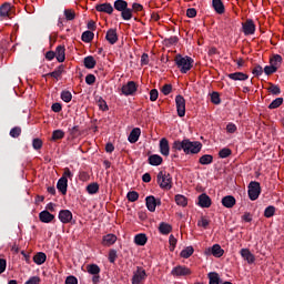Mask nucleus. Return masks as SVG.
Returning a JSON list of instances; mask_svg holds the SVG:
<instances>
[{"instance_id":"f257e3e1","label":"nucleus","mask_w":284,"mask_h":284,"mask_svg":"<svg viewBox=\"0 0 284 284\" xmlns=\"http://www.w3.org/2000/svg\"><path fill=\"white\" fill-rule=\"evenodd\" d=\"M203 149V144L199 141H190V139L175 140L172 144L173 152H181L183 150L184 154H199Z\"/></svg>"},{"instance_id":"f03ea898","label":"nucleus","mask_w":284,"mask_h":284,"mask_svg":"<svg viewBox=\"0 0 284 284\" xmlns=\"http://www.w3.org/2000/svg\"><path fill=\"white\" fill-rule=\"evenodd\" d=\"M174 63L180 70L181 74H187L190 70L194 68V59H192L190 55H183L181 53L175 55Z\"/></svg>"},{"instance_id":"7ed1b4c3","label":"nucleus","mask_w":284,"mask_h":284,"mask_svg":"<svg viewBox=\"0 0 284 284\" xmlns=\"http://www.w3.org/2000/svg\"><path fill=\"white\" fill-rule=\"evenodd\" d=\"M113 8L118 10V12H121L123 21H130L132 19V9L128 8V1L115 0L113 3Z\"/></svg>"},{"instance_id":"20e7f679","label":"nucleus","mask_w":284,"mask_h":284,"mask_svg":"<svg viewBox=\"0 0 284 284\" xmlns=\"http://www.w3.org/2000/svg\"><path fill=\"white\" fill-rule=\"evenodd\" d=\"M156 181L161 190H172V175L165 171H160Z\"/></svg>"},{"instance_id":"39448f33","label":"nucleus","mask_w":284,"mask_h":284,"mask_svg":"<svg viewBox=\"0 0 284 284\" xmlns=\"http://www.w3.org/2000/svg\"><path fill=\"white\" fill-rule=\"evenodd\" d=\"M261 196V183L252 181L248 184V199L251 201H256Z\"/></svg>"},{"instance_id":"423d86ee","label":"nucleus","mask_w":284,"mask_h":284,"mask_svg":"<svg viewBox=\"0 0 284 284\" xmlns=\"http://www.w3.org/2000/svg\"><path fill=\"white\" fill-rule=\"evenodd\" d=\"M136 90H139V84H136L134 81H129L121 88V92L124 97H134Z\"/></svg>"},{"instance_id":"0eeeda50","label":"nucleus","mask_w":284,"mask_h":284,"mask_svg":"<svg viewBox=\"0 0 284 284\" xmlns=\"http://www.w3.org/2000/svg\"><path fill=\"white\" fill-rule=\"evenodd\" d=\"M175 105L178 110V116H185V98H183V95L175 97Z\"/></svg>"},{"instance_id":"6e6552de","label":"nucleus","mask_w":284,"mask_h":284,"mask_svg":"<svg viewBox=\"0 0 284 284\" xmlns=\"http://www.w3.org/2000/svg\"><path fill=\"white\" fill-rule=\"evenodd\" d=\"M148 274L143 270V267L138 266L136 272H134L133 277L131 280L132 284H141V281H145Z\"/></svg>"},{"instance_id":"1a4fd4ad","label":"nucleus","mask_w":284,"mask_h":284,"mask_svg":"<svg viewBox=\"0 0 284 284\" xmlns=\"http://www.w3.org/2000/svg\"><path fill=\"white\" fill-rule=\"evenodd\" d=\"M172 276H190L192 271L187 266L178 265L171 271Z\"/></svg>"},{"instance_id":"9d476101","label":"nucleus","mask_w":284,"mask_h":284,"mask_svg":"<svg viewBox=\"0 0 284 284\" xmlns=\"http://www.w3.org/2000/svg\"><path fill=\"white\" fill-rule=\"evenodd\" d=\"M243 32L245 37H250V34H254L256 32V24H254V20L247 19L243 24Z\"/></svg>"},{"instance_id":"9b49d317","label":"nucleus","mask_w":284,"mask_h":284,"mask_svg":"<svg viewBox=\"0 0 284 284\" xmlns=\"http://www.w3.org/2000/svg\"><path fill=\"white\" fill-rule=\"evenodd\" d=\"M205 254H212L215 258H221L225 251L221 248L220 244H214L212 247L206 248Z\"/></svg>"},{"instance_id":"f8f14e48","label":"nucleus","mask_w":284,"mask_h":284,"mask_svg":"<svg viewBox=\"0 0 284 284\" xmlns=\"http://www.w3.org/2000/svg\"><path fill=\"white\" fill-rule=\"evenodd\" d=\"M59 221L63 224L72 223V211L61 210L58 215Z\"/></svg>"},{"instance_id":"ddd939ff","label":"nucleus","mask_w":284,"mask_h":284,"mask_svg":"<svg viewBox=\"0 0 284 284\" xmlns=\"http://www.w3.org/2000/svg\"><path fill=\"white\" fill-rule=\"evenodd\" d=\"M240 254L242 258H244L248 263V265H252L256 261V257L254 256V254H252V252L248 248H242L240 251Z\"/></svg>"},{"instance_id":"4468645a","label":"nucleus","mask_w":284,"mask_h":284,"mask_svg":"<svg viewBox=\"0 0 284 284\" xmlns=\"http://www.w3.org/2000/svg\"><path fill=\"white\" fill-rule=\"evenodd\" d=\"M105 39L108 43L114 45L116 41H119V34L116 33V29H109L106 31Z\"/></svg>"},{"instance_id":"2eb2a0df","label":"nucleus","mask_w":284,"mask_h":284,"mask_svg":"<svg viewBox=\"0 0 284 284\" xmlns=\"http://www.w3.org/2000/svg\"><path fill=\"white\" fill-rule=\"evenodd\" d=\"M57 190L65 196L68 194V179L60 178L57 183Z\"/></svg>"},{"instance_id":"dca6fc26","label":"nucleus","mask_w":284,"mask_h":284,"mask_svg":"<svg viewBox=\"0 0 284 284\" xmlns=\"http://www.w3.org/2000/svg\"><path fill=\"white\" fill-rule=\"evenodd\" d=\"M160 152L163 156H170V142L165 138L160 140Z\"/></svg>"},{"instance_id":"f3484780","label":"nucleus","mask_w":284,"mask_h":284,"mask_svg":"<svg viewBox=\"0 0 284 284\" xmlns=\"http://www.w3.org/2000/svg\"><path fill=\"white\" fill-rule=\"evenodd\" d=\"M95 10L98 12H105L106 14H112L114 12V7H112L111 3L105 2V3H102V4H98L95 7Z\"/></svg>"},{"instance_id":"a211bd4d","label":"nucleus","mask_w":284,"mask_h":284,"mask_svg":"<svg viewBox=\"0 0 284 284\" xmlns=\"http://www.w3.org/2000/svg\"><path fill=\"white\" fill-rule=\"evenodd\" d=\"M54 214L50 213L48 210H44L39 213V220L41 223H52Z\"/></svg>"},{"instance_id":"6ab92c4d","label":"nucleus","mask_w":284,"mask_h":284,"mask_svg":"<svg viewBox=\"0 0 284 284\" xmlns=\"http://www.w3.org/2000/svg\"><path fill=\"white\" fill-rule=\"evenodd\" d=\"M197 205H200V207H210L212 205V199H210L207 194L202 193L199 195Z\"/></svg>"},{"instance_id":"aec40b11","label":"nucleus","mask_w":284,"mask_h":284,"mask_svg":"<svg viewBox=\"0 0 284 284\" xmlns=\"http://www.w3.org/2000/svg\"><path fill=\"white\" fill-rule=\"evenodd\" d=\"M116 243V235L110 233L102 237V245L105 247H110L111 245H114Z\"/></svg>"},{"instance_id":"412c9836","label":"nucleus","mask_w":284,"mask_h":284,"mask_svg":"<svg viewBox=\"0 0 284 284\" xmlns=\"http://www.w3.org/2000/svg\"><path fill=\"white\" fill-rule=\"evenodd\" d=\"M222 205L229 210L236 205V197L233 195H226L222 199Z\"/></svg>"},{"instance_id":"4be33fe9","label":"nucleus","mask_w":284,"mask_h":284,"mask_svg":"<svg viewBox=\"0 0 284 284\" xmlns=\"http://www.w3.org/2000/svg\"><path fill=\"white\" fill-rule=\"evenodd\" d=\"M55 59L59 63L65 61V45H58L55 49Z\"/></svg>"},{"instance_id":"5701e85b","label":"nucleus","mask_w":284,"mask_h":284,"mask_svg":"<svg viewBox=\"0 0 284 284\" xmlns=\"http://www.w3.org/2000/svg\"><path fill=\"white\" fill-rule=\"evenodd\" d=\"M145 203L149 212H156V197L154 195L146 196Z\"/></svg>"},{"instance_id":"b1692460","label":"nucleus","mask_w":284,"mask_h":284,"mask_svg":"<svg viewBox=\"0 0 284 284\" xmlns=\"http://www.w3.org/2000/svg\"><path fill=\"white\" fill-rule=\"evenodd\" d=\"M227 77L232 81H247V79H250V75H247L243 72L230 73Z\"/></svg>"},{"instance_id":"393cba45","label":"nucleus","mask_w":284,"mask_h":284,"mask_svg":"<svg viewBox=\"0 0 284 284\" xmlns=\"http://www.w3.org/2000/svg\"><path fill=\"white\" fill-rule=\"evenodd\" d=\"M139 136H141V129L140 128H134L128 138V141L130 143H136V141H139Z\"/></svg>"},{"instance_id":"a878e982","label":"nucleus","mask_w":284,"mask_h":284,"mask_svg":"<svg viewBox=\"0 0 284 284\" xmlns=\"http://www.w3.org/2000/svg\"><path fill=\"white\" fill-rule=\"evenodd\" d=\"M149 165L159 166L163 163V158L159 154H152L148 159Z\"/></svg>"},{"instance_id":"bb28decb","label":"nucleus","mask_w":284,"mask_h":284,"mask_svg":"<svg viewBox=\"0 0 284 284\" xmlns=\"http://www.w3.org/2000/svg\"><path fill=\"white\" fill-rule=\"evenodd\" d=\"M213 9L217 14H223L225 12V6L221 0H212Z\"/></svg>"},{"instance_id":"cd10ccee","label":"nucleus","mask_w":284,"mask_h":284,"mask_svg":"<svg viewBox=\"0 0 284 284\" xmlns=\"http://www.w3.org/2000/svg\"><path fill=\"white\" fill-rule=\"evenodd\" d=\"M83 63H84V68H87V70H93V68L97 67V60H94V57H92V55L85 57L83 60Z\"/></svg>"},{"instance_id":"c85d7f7f","label":"nucleus","mask_w":284,"mask_h":284,"mask_svg":"<svg viewBox=\"0 0 284 284\" xmlns=\"http://www.w3.org/2000/svg\"><path fill=\"white\" fill-rule=\"evenodd\" d=\"M47 258H48V255H45V253L39 252L33 256V263H36V265H43Z\"/></svg>"},{"instance_id":"c756f323","label":"nucleus","mask_w":284,"mask_h":284,"mask_svg":"<svg viewBox=\"0 0 284 284\" xmlns=\"http://www.w3.org/2000/svg\"><path fill=\"white\" fill-rule=\"evenodd\" d=\"M200 165H212L214 163V156L211 154H204L199 159Z\"/></svg>"},{"instance_id":"7c9ffc66","label":"nucleus","mask_w":284,"mask_h":284,"mask_svg":"<svg viewBox=\"0 0 284 284\" xmlns=\"http://www.w3.org/2000/svg\"><path fill=\"white\" fill-rule=\"evenodd\" d=\"M281 63H283V57H281V54H273V57L270 59V64L277 70Z\"/></svg>"},{"instance_id":"2f4dec72","label":"nucleus","mask_w":284,"mask_h":284,"mask_svg":"<svg viewBox=\"0 0 284 284\" xmlns=\"http://www.w3.org/2000/svg\"><path fill=\"white\" fill-rule=\"evenodd\" d=\"M10 10H12L10 2H4L0 7V17H10Z\"/></svg>"},{"instance_id":"473e14b6","label":"nucleus","mask_w":284,"mask_h":284,"mask_svg":"<svg viewBox=\"0 0 284 284\" xmlns=\"http://www.w3.org/2000/svg\"><path fill=\"white\" fill-rule=\"evenodd\" d=\"M65 67L60 64L53 72L47 74V77H52L53 79H60L61 74H63Z\"/></svg>"},{"instance_id":"72a5a7b5","label":"nucleus","mask_w":284,"mask_h":284,"mask_svg":"<svg viewBox=\"0 0 284 284\" xmlns=\"http://www.w3.org/2000/svg\"><path fill=\"white\" fill-rule=\"evenodd\" d=\"M159 232L165 236L172 232V226L165 222H161L159 225Z\"/></svg>"},{"instance_id":"f704fd0d","label":"nucleus","mask_w":284,"mask_h":284,"mask_svg":"<svg viewBox=\"0 0 284 284\" xmlns=\"http://www.w3.org/2000/svg\"><path fill=\"white\" fill-rule=\"evenodd\" d=\"M134 243H135V245H140V246L145 245V243H148V235H145L143 233L135 235Z\"/></svg>"},{"instance_id":"c9c22d12","label":"nucleus","mask_w":284,"mask_h":284,"mask_svg":"<svg viewBox=\"0 0 284 284\" xmlns=\"http://www.w3.org/2000/svg\"><path fill=\"white\" fill-rule=\"evenodd\" d=\"M81 39L84 43H92V41L94 40V32L90 30L84 31L81 36Z\"/></svg>"},{"instance_id":"e433bc0d","label":"nucleus","mask_w":284,"mask_h":284,"mask_svg":"<svg viewBox=\"0 0 284 284\" xmlns=\"http://www.w3.org/2000/svg\"><path fill=\"white\" fill-rule=\"evenodd\" d=\"M87 272L92 276H94V275L101 274V267H99V265L97 264H88Z\"/></svg>"},{"instance_id":"4c0bfd02","label":"nucleus","mask_w":284,"mask_h":284,"mask_svg":"<svg viewBox=\"0 0 284 284\" xmlns=\"http://www.w3.org/2000/svg\"><path fill=\"white\" fill-rule=\"evenodd\" d=\"M207 277H209V284H220L221 283V277L219 276V273H216V272L209 273Z\"/></svg>"},{"instance_id":"58836bf2","label":"nucleus","mask_w":284,"mask_h":284,"mask_svg":"<svg viewBox=\"0 0 284 284\" xmlns=\"http://www.w3.org/2000/svg\"><path fill=\"white\" fill-rule=\"evenodd\" d=\"M175 203L180 205V207H187V197L185 195L178 194L175 195Z\"/></svg>"},{"instance_id":"ea45409f","label":"nucleus","mask_w":284,"mask_h":284,"mask_svg":"<svg viewBox=\"0 0 284 284\" xmlns=\"http://www.w3.org/2000/svg\"><path fill=\"white\" fill-rule=\"evenodd\" d=\"M194 254V247L193 246H186L184 250L181 251L180 256L181 258H190Z\"/></svg>"},{"instance_id":"a19ab883","label":"nucleus","mask_w":284,"mask_h":284,"mask_svg":"<svg viewBox=\"0 0 284 284\" xmlns=\"http://www.w3.org/2000/svg\"><path fill=\"white\" fill-rule=\"evenodd\" d=\"M88 194H97L99 192V183L93 182L87 186Z\"/></svg>"},{"instance_id":"79ce46f5","label":"nucleus","mask_w":284,"mask_h":284,"mask_svg":"<svg viewBox=\"0 0 284 284\" xmlns=\"http://www.w3.org/2000/svg\"><path fill=\"white\" fill-rule=\"evenodd\" d=\"M281 105H283V98H276L268 105V110H276V108H281Z\"/></svg>"},{"instance_id":"37998d69","label":"nucleus","mask_w":284,"mask_h":284,"mask_svg":"<svg viewBox=\"0 0 284 284\" xmlns=\"http://www.w3.org/2000/svg\"><path fill=\"white\" fill-rule=\"evenodd\" d=\"M65 136V132L63 130H55L52 133V141H61Z\"/></svg>"},{"instance_id":"c03bdc74","label":"nucleus","mask_w":284,"mask_h":284,"mask_svg":"<svg viewBox=\"0 0 284 284\" xmlns=\"http://www.w3.org/2000/svg\"><path fill=\"white\" fill-rule=\"evenodd\" d=\"M60 97L64 103H70V101H72V92L68 90L62 91Z\"/></svg>"},{"instance_id":"a18cd8bd","label":"nucleus","mask_w":284,"mask_h":284,"mask_svg":"<svg viewBox=\"0 0 284 284\" xmlns=\"http://www.w3.org/2000/svg\"><path fill=\"white\" fill-rule=\"evenodd\" d=\"M268 92L274 97H278V94H281V88L274 83H270Z\"/></svg>"},{"instance_id":"49530a36","label":"nucleus","mask_w":284,"mask_h":284,"mask_svg":"<svg viewBox=\"0 0 284 284\" xmlns=\"http://www.w3.org/2000/svg\"><path fill=\"white\" fill-rule=\"evenodd\" d=\"M9 134L12 139H19L21 136V126L12 128Z\"/></svg>"},{"instance_id":"de8ad7c7","label":"nucleus","mask_w":284,"mask_h":284,"mask_svg":"<svg viewBox=\"0 0 284 284\" xmlns=\"http://www.w3.org/2000/svg\"><path fill=\"white\" fill-rule=\"evenodd\" d=\"M211 102H213L214 105H221V94H219L216 91H213L211 93Z\"/></svg>"},{"instance_id":"09e8293b","label":"nucleus","mask_w":284,"mask_h":284,"mask_svg":"<svg viewBox=\"0 0 284 284\" xmlns=\"http://www.w3.org/2000/svg\"><path fill=\"white\" fill-rule=\"evenodd\" d=\"M97 103L100 110H102L103 112H108V102H105L101 97L97 98Z\"/></svg>"},{"instance_id":"8fccbe9b","label":"nucleus","mask_w":284,"mask_h":284,"mask_svg":"<svg viewBox=\"0 0 284 284\" xmlns=\"http://www.w3.org/2000/svg\"><path fill=\"white\" fill-rule=\"evenodd\" d=\"M275 212H276V207L270 205V206H267V207L265 209V211H264V216H265L266 219H272V216H274Z\"/></svg>"},{"instance_id":"3c124183","label":"nucleus","mask_w":284,"mask_h":284,"mask_svg":"<svg viewBox=\"0 0 284 284\" xmlns=\"http://www.w3.org/2000/svg\"><path fill=\"white\" fill-rule=\"evenodd\" d=\"M64 17L67 21H74L77 13L72 9H65L64 10Z\"/></svg>"},{"instance_id":"603ef678","label":"nucleus","mask_w":284,"mask_h":284,"mask_svg":"<svg viewBox=\"0 0 284 284\" xmlns=\"http://www.w3.org/2000/svg\"><path fill=\"white\" fill-rule=\"evenodd\" d=\"M128 201L131 203H134L135 201H139V192L136 191H131L126 194Z\"/></svg>"},{"instance_id":"864d4df0","label":"nucleus","mask_w":284,"mask_h":284,"mask_svg":"<svg viewBox=\"0 0 284 284\" xmlns=\"http://www.w3.org/2000/svg\"><path fill=\"white\" fill-rule=\"evenodd\" d=\"M219 156H220V159H227V156H232V150L224 148V149L220 150Z\"/></svg>"},{"instance_id":"5fc2aeb1","label":"nucleus","mask_w":284,"mask_h":284,"mask_svg":"<svg viewBox=\"0 0 284 284\" xmlns=\"http://www.w3.org/2000/svg\"><path fill=\"white\" fill-rule=\"evenodd\" d=\"M32 148H33V150H41V148H43V141L39 138L33 139Z\"/></svg>"},{"instance_id":"6e6d98bb","label":"nucleus","mask_w":284,"mask_h":284,"mask_svg":"<svg viewBox=\"0 0 284 284\" xmlns=\"http://www.w3.org/2000/svg\"><path fill=\"white\" fill-rule=\"evenodd\" d=\"M278 71V69L277 68H275L274 65H266L265 68H264V73L266 74V77H270L271 74H274L275 72H277Z\"/></svg>"},{"instance_id":"4d7b16f0","label":"nucleus","mask_w":284,"mask_h":284,"mask_svg":"<svg viewBox=\"0 0 284 284\" xmlns=\"http://www.w3.org/2000/svg\"><path fill=\"white\" fill-rule=\"evenodd\" d=\"M116 258H119V255L116 254V250L111 248L109 251V262L110 263H116Z\"/></svg>"},{"instance_id":"13d9d810","label":"nucleus","mask_w":284,"mask_h":284,"mask_svg":"<svg viewBox=\"0 0 284 284\" xmlns=\"http://www.w3.org/2000/svg\"><path fill=\"white\" fill-rule=\"evenodd\" d=\"M94 83H97V77L92 73H89L87 77H85V84L87 85H94Z\"/></svg>"},{"instance_id":"bf43d9fd","label":"nucleus","mask_w":284,"mask_h":284,"mask_svg":"<svg viewBox=\"0 0 284 284\" xmlns=\"http://www.w3.org/2000/svg\"><path fill=\"white\" fill-rule=\"evenodd\" d=\"M73 178H74V173H72V171H70L69 168H65L61 179H67V181L68 179H70V181H72Z\"/></svg>"},{"instance_id":"052dcab7","label":"nucleus","mask_w":284,"mask_h":284,"mask_svg":"<svg viewBox=\"0 0 284 284\" xmlns=\"http://www.w3.org/2000/svg\"><path fill=\"white\" fill-rule=\"evenodd\" d=\"M169 243H170V252H174L178 243L176 237H174V235H170Z\"/></svg>"},{"instance_id":"680f3d73","label":"nucleus","mask_w":284,"mask_h":284,"mask_svg":"<svg viewBox=\"0 0 284 284\" xmlns=\"http://www.w3.org/2000/svg\"><path fill=\"white\" fill-rule=\"evenodd\" d=\"M161 92H162V94H164V97H168L169 94H171V92H172V84H164L161 88Z\"/></svg>"},{"instance_id":"e2e57ef3","label":"nucleus","mask_w":284,"mask_h":284,"mask_svg":"<svg viewBox=\"0 0 284 284\" xmlns=\"http://www.w3.org/2000/svg\"><path fill=\"white\" fill-rule=\"evenodd\" d=\"M252 74H254V77H261V74H263V67H261V64H255Z\"/></svg>"},{"instance_id":"0e129e2a","label":"nucleus","mask_w":284,"mask_h":284,"mask_svg":"<svg viewBox=\"0 0 284 284\" xmlns=\"http://www.w3.org/2000/svg\"><path fill=\"white\" fill-rule=\"evenodd\" d=\"M210 225V222L205 217H201V220L197 222L199 227H204V230H207V226Z\"/></svg>"},{"instance_id":"69168bd1","label":"nucleus","mask_w":284,"mask_h":284,"mask_svg":"<svg viewBox=\"0 0 284 284\" xmlns=\"http://www.w3.org/2000/svg\"><path fill=\"white\" fill-rule=\"evenodd\" d=\"M41 283V277L32 276L24 284H39Z\"/></svg>"},{"instance_id":"338daca9","label":"nucleus","mask_w":284,"mask_h":284,"mask_svg":"<svg viewBox=\"0 0 284 284\" xmlns=\"http://www.w3.org/2000/svg\"><path fill=\"white\" fill-rule=\"evenodd\" d=\"M65 284H79V280L74 275H70L65 278Z\"/></svg>"},{"instance_id":"774afa93","label":"nucleus","mask_w":284,"mask_h":284,"mask_svg":"<svg viewBox=\"0 0 284 284\" xmlns=\"http://www.w3.org/2000/svg\"><path fill=\"white\" fill-rule=\"evenodd\" d=\"M131 10H132V12H135V13L136 12H143V7H142L141 3H136L135 2V3L132 4V9Z\"/></svg>"}]
</instances>
